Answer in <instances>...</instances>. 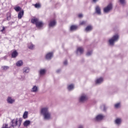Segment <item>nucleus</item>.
I'll list each match as a JSON object with an SVG mask.
<instances>
[{"instance_id": "f257e3e1", "label": "nucleus", "mask_w": 128, "mask_h": 128, "mask_svg": "<svg viewBox=\"0 0 128 128\" xmlns=\"http://www.w3.org/2000/svg\"><path fill=\"white\" fill-rule=\"evenodd\" d=\"M40 114L43 116L44 120H52V114L48 111V107H44L41 108Z\"/></svg>"}, {"instance_id": "f03ea898", "label": "nucleus", "mask_w": 128, "mask_h": 128, "mask_svg": "<svg viewBox=\"0 0 128 128\" xmlns=\"http://www.w3.org/2000/svg\"><path fill=\"white\" fill-rule=\"evenodd\" d=\"M32 24H35L36 28H39V30L42 28L44 26V24L42 21H40L38 18L34 17L32 19Z\"/></svg>"}, {"instance_id": "7ed1b4c3", "label": "nucleus", "mask_w": 128, "mask_h": 128, "mask_svg": "<svg viewBox=\"0 0 128 128\" xmlns=\"http://www.w3.org/2000/svg\"><path fill=\"white\" fill-rule=\"evenodd\" d=\"M11 124L12 128H14V126L20 128V124H22V120L19 119V120H18V118L13 119L11 121Z\"/></svg>"}, {"instance_id": "20e7f679", "label": "nucleus", "mask_w": 128, "mask_h": 128, "mask_svg": "<svg viewBox=\"0 0 128 128\" xmlns=\"http://www.w3.org/2000/svg\"><path fill=\"white\" fill-rule=\"evenodd\" d=\"M118 38H120L118 34H115L113 36L108 40L110 45L114 46V42H116L118 40Z\"/></svg>"}, {"instance_id": "39448f33", "label": "nucleus", "mask_w": 128, "mask_h": 128, "mask_svg": "<svg viewBox=\"0 0 128 128\" xmlns=\"http://www.w3.org/2000/svg\"><path fill=\"white\" fill-rule=\"evenodd\" d=\"M88 99V96L86 94H82L79 98V102H86V100Z\"/></svg>"}, {"instance_id": "423d86ee", "label": "nucleus", "mask_w": 128, "mask_h": 128, "mask_svg": "<svg viewBox=\"0 0 128 128\" xmlns=\"http://www.w3.org/2000/svg\"><path fill=\"white\" fill-rule=\"evenodd\" d=\"M112 9V4L110 3L106 8H104V12H108L110 10Z\"/></svg>"}, {"instance_id": "0eeeda50", "label": "nucleus", "mask_w": 128, "mask_h": 128, "mask_svg": "<svg viewBox=\"0 0 128 128\" xmlns=\"http://www.w3.org/2000/svg\"><path fill=\"white\" fill-rule=\"evenodd\" d=\"M76 54L78 56H80L84 54V48L82 47H79L77 48Z\"/></svg>"}, {"instance_id": "6e6552de", "label": "nucleus", "mask_w": 128, "mask_h": 128, "mask_svg": "<svg viewBox=\"0 0 128 128\" xmlns=\"http://www.w3.org/2000/svg\"><path fill=\"white\" fill-rule=\"evenodd\" d=\"M46 72V70L45 68H41L39 70V76H44Z\"/></svg>"}, {"instance_id": "1a4fd4ad", "label": "nucleus", "mask_w": 128, "mask_h": 128, "mask_svg": "<svg viewBox=\"0 0 128 128\" xmlns=\"http://www.w3.org/2000/svg\"><path fill=\"white\" fill-rule=\"evenodd\" d=\"M56 24V20H50V22H49L48 26L50 28H54V26Z\"/></svg>"}, {"instance_id": "9d476101", "label": "nucleus", "mask_w": 128, "mask_h": 128, "mask_svg": "<svg viewBox=\"0 0 128 128\" xmlns=\"http://www.w3.org/2000/svg\"><path fill=\"white\" fill-rule=\"evenodd\" d=\"M14 102H16V100L12 98V97H10V96H8L7 98V102L8 104H14Z\"/></svg>"}, {"instance_id": "9b49d317", "label": "nucleus", "mask_w": 128, "mask_h": 128, "mask_svg": "<svg viewBox=\"0 0 128 128\" xmlns=\"http://www.w3.org/2000/svg\"><path fill=\"white\" fill-rule=\"evenodd\" d=\"M103 82H104V78H98L96 80V84H102Z\"/></svg>"}, {"instance_id": "f8f14e48", "label": "nucleus", "mask_w": 128, "mask_h": 128, "mask_svg": "<svg viewBox=\"0 0 128 128\" xmlns=\"http://www.w3.org/2000/svg\"><path fill=\"white\" fill-rule=\"evenodd\" d=\"M104 118V115L99 114L96 116L95 120L97 122H100V120H102V118Z\"/></svg>"}, {"instance_id": "ddd939ff", "label": "nucleus", "mask_w": 128, "mask_h": 128, "mask_svg": "<svg viewBox=\"0 0 128 128\" xmlns=\"http://www.w3.org/2000/svg\"><path fill=\"white\" fill-rule=\"evenodd\" d=\"M54 54L52 52H49L46 54V60H52Z\"/></svg>"}, {"instance_id": "4468645a", "label": "nucleus", "mask_w": 128, "mask_h": 128, "mask_svg": "<svg viewBox=\"0 0 128 128\" xmlns=\"http://www.w3.org/2000/svg\"><path fill=\"white\" fill-rule=\"evenodd\" d=\"M96 12L97 14L100 16L102 14V12L100 10V8L98 6H96Z\"/></svg>"}, {"instance_id": "2eb2a0df", "label": "nucleus", "mask_w": 128, "mask_h": 128, "mask_svg": "<svg viewBox=\"0 0 128 128\" xmlns=\"http://www.w3.org/2000/svg\"><path fill=\"white\" fill-rule=\"evenodd\" d=\"M92 26H88L85 28V32H92Z\"/></svg>"}, {"instance_id": "dca6fc26", "label": "nucleus", "mask_w": 128, "mask_h": 128, "mask_svg": "<svg viewBox=\"0 0 128 128\" xmlns=\"http://www.w3.org/2000/svg\"><path fill=\"white\" fill-rule=\"evenodd\" d=\"M22 64H24V62H22V60H18L16 62V66H22Z\"/></svg>"}, {"instance_id": "f3484780", "label": "nucleus", "mask_w": 128, "mask_h": 128, "mask_svg": "<svg viewBox=\"0 0 128 128\" xmlns=\"http://www.w3.org/2000/svg\"><path fill=\"white\" fill-rule=\"evenodd\" d=\"M24 10H22L18 14V18L19 20H20L22 16H24Z\"/></svg>"}, {"instance_id": "a211bd4d", "label": "nucleus", "mask_w": 128, "mask_h": 128, "mask_svg": "<svg viewBox=\"0 0 128 128\" xmlns=\"http://www.w3.org/2000/svg\"><path fill=\"white\" fill-rule=\"evenodd\" d=\"M77 29H78V26L76 25H72L70 27V32H74V30H76Z\"/></svg>"}, {"instance_id": "6ab92c4d", "label": "nucleus", "mask_w": 128, "mask_h": 128, "mask_svg": "<svg viewBox=\"0 0 128 128\" xmlns=\"http://www.w3.org/2000/svg\"><path fill=\"white\" fill-rule=\"evenodd\" d=\"M115 124L118 126H120L122 124V119L118 118L115 120Z\"/></svg>"}, {"instance_id": "aec40b11", "label": "nucleus", "mask_w": 128, "mask_h": 128, "mask_svg": "<svg viewBox=\"0 0 128 128\" xmlns=\"http://www.w3.org/2000/svg\"><path fill=\"white\" fill-rule=\"evenodd\" d=\"M18 52H16V50H14L12 52V58H16V56H18Z\"/></svg>"}, {"instance_id": "412c9836", "label": "nucleus", "mask_w": 128, "mask_h": 128, "mask_svg": "<svg viewBox=\"0 0 128 128\" xmlns=\"http://www.w3.org/2000/svg\"><path fill=\"white\" fill-rule=\"evenodd\" d=\"M28 111L24 112L22 116L23 118H24V120H26V118H28Z\"/></svg>"}, {"instance_id": "4be33fe9", "label": "nucleus", "mask_w": 128, "mask_h": 128, "mask_svg": "<svg viewBox=\"0 0 128 128\" xmlns=\"http://www.w3.org/2000/svg\"><path fill=\"white\" fill-rule=\"evenodd\" d=\"M30 121L28 120H26L24 122V126H30Z\"/></svg>"}, {"instance_id": "5701e85b", "label": "nucleus", "mask_w": 128, "mask_h": 128, "mask_svg": "<svg viewBox=\"0 0 128 128\" xmlns=\"http://www.w3.org/2000/svg\"><path fill=\"white\" fill-rule=\"evenodd\" d=\"M119 2L121 6H124L126 4V0H119Z\"/></svg>"}, {"instance_id": "b1692460", "label": "nucleus", "mask_w": 128, "mask_h": 128, "mask_svg": "<svg viewBox=\"0 0 128 128\" xmlns=\"http://www.w3.org/2000/svg\"><path fill=\"white\" fill-rule=\"evenodd\" d=\"M74 88V84H71L70 85H68V90H72Z\"/></svg>"}, {"instance_id": "393cba45", "label": "nucleus", "mask_w": 128, "mask_h": 128, "mask_svg": "<svg viewBox=\"0 0 128 128\" xmlns=\"http://www.w3.org/2000/svg\"><path fill=\"white\" fill-rule=\"evenodd\" d=\"M38 88L36 86H34L32 88V92H38Z\"/></svg>"}, {"instance_id": "a878e982", "label": "nucleus", "mask_w": 128, "mask_h": 128, "mask_svg": "<svg viewBox=\"0 0 128 128\" xmlns=\"http://www.w3.org/2000/svg\"><path fill=\"white\" fill-rule=\"evenodd\" d=\"M120 106H121L120 102H118L114 104V108H120Z\"/></svg>"}, {"instance_id": "bb28decb", "label": "nucleus", "mask_w": 128, "mask_h": 128, "mask_svg": "<svg viewBox=\"0 0 128 128\" xmlns=\"http://www.w3.org/2000/svg\"><path fill=\"white\" fill-rule=\"evenodd\" d=\"M34 6L36 8L38 9L42 8V5H40V4L39 3H36V4H34Z\"/></svg>"}, {"instance_id": "cd10ccee", "label": "nucleus", "mask_w": 128, "mask_h": 128, "mask_svg": "<svg viewBox=\"0 0 128 128\" xmlns=\"http://www.w3.org/2000/svg\"><path fill=\"white\" fill-rule=\"evenodd\" d=\"M23 70L24 74H28L30 72V69L26 67L24 68Z\"/></svg>"}, {"instance_id": "c85d7f7f", "label": "nucleus", "mask_w": 128, "mask_h": 128, "mask_svg": "<svg viewBox=\"0 0 128 128\" xmlns=\"http://www.w3.org/2000/svg\"><path fill=\"white\" fill-rule=\"evenodd\" d=\"M14 10H16V12H18L22 10V8H20V6H16L14 8Z\"/></svg>"}, {"instance_id": "c756f323", "label": "nucleus", "mask_w": 128, "mask_h": 128, "mask_svg": "<svg viewBox=\"0 0 128 128\" xmlns=\"http://www.w3.org/2000/svg\"><path fill=\"white\" fill-rule=\"evenodd\" d=\"M101 108H103V111L104 112H106V110H108V107L106 106L105 104L102 105Z\"/></svg>"}, {"instance_id": "7c9ffc66", "label": "nucleus", "mask_w": 128, "mask_h": 128, "mask_svg": "<svg viewBox=\"0 0 128 128\" xmlns=\"http://www.w3.org/2000/svg\"><path fill=\"white\" fill-rule=\"evenodd\" d=\"M2 128H12V126H8V124H3Z\"/></svg>"}, {"instance_id": "2f4dec72", "label": "nucleus", "mask_w": 128, "mask_h": 128, "mask_svg": "<svg viewBox=\"0 0 128 128\" xmlns=\"http://www.w3.org/2000/svg\"><path fill=\"white\" fill-rule=\"evenodd\" d=\"M28 48L29 50H32V43L30 42L28 44Z\"/></svg>"}, {"instance_id": "473e14b6", "label": "nucleus", "mask_w": 128, "mask_h": 128, "mask_svg": "<svg viewBox=\"0 0 128 128\" xmlns=\"http://www.w3.org/2000/svg\"><path fill=\"white\" fill-rule=\"evenodd\" d=\"M92 51H88L86 54L88 56H92Z\"/></svg>"}, {"instance_id": "72a5a7b5", "label": "nucleus", "mask_w": 128, "mask_h": 128, "mask_svg": "<svg viewBox=\"0 0 128 128\" xmlns=\"http://www.w3.org/2000/svg\"><path fill=\"white\" fill-rule=\"evenodd\" d=\"M2 68H3L4 70H8L9 67L8 66H2Z\"/></svg>"}, {"instance_id": "f704fd0d", "label": "nucleus", "mask_w": 128, "mask_h": 128, "mask_svg": "<svg viewBox=\"0 0 128 128\" xmlns=\"http://www.w3.org/2000/svg\"><path fill=\"white\" fill-rule=\"evenodd\" d=\"M86 24V22L82 21V22H80V26H83V24Z\"/></svg>"}, {"instance_id": "c9c22d12", "label": "nucleus", "mask_w": 128, "mask_h": 128, "mask_svg": "<svg viewBox=\"0 0 128 128\" xmlns=\"http://www.w3.org/2000/svg\"><path fill=\"white\" fill-rule=\"evenodd\" d=\"M20 80H26V77L24 76H22Z\"/></svg>"}, {"instance_id": "e433bc0d", "label": "nucleus", "mask_w": 128, "mask_h": 128, "mask_svg": "<svg viewBox=\"0 0 128 128\" xmlns=\"http://www.w3.org/2000/svg\"><path fill=\"white\" fill-rule=\"evenodd\" d=\"M6 30V28L4 26L2 27V30H0L2 32H4V31Z\"/></svg>"}, {"instance_id": "4c0bfd02", "label": "nucleus", "mask_w": 128, "mask_h": 128, "mask_svg": "<svg viewBox=\"0 0 128 128\" xmlns=\"http://www.w3.org/2000/svg\"><path fill=\"white\" fill-rule=\"evenodd\" d=\"M78 18H82L83 15H82V14H78Z\"/></svg>"}, {"instance_id": "58836bf2", "label": "nucleus", "mask_w": 128, "mask_h": 128, "mask_svg": "<svg viewBox=\"0 0 128 128\" xmlns=\"http://www.w3.org/2000/svg\"><path fill=\"white\" fill-rule=\"evenodd\" d=\"M64 66H66L68 64V60H66L64 62Z\"/></svg>"}, {"instance_id": "ea45409f", "label": "nucleus", "mask_w": 128, "mask_h": 128, "mask_svg": "<svg viewBox=\"0 0 128 128\" xmlns=\"http://www.w3.org/2000/svg\"><path fill=\"white\" fill-rule=\"evenodd\" d=\"M61 70H60V69H58V70H56V72L57 74H60V72H61Z\"/></svg>"}, {"instance_id": "a19ab883", "label": "nucleus", "mask_w": 128, "mask_h": 128, "mask_svg": "<svg viewBox=\"0 0 128 128\" xmlns=\"http://www.w3.org/2000/svg\"><path fill=\"white\" fill-rule=\"evenodd\" d=\"M78 128H84V126L80 125L78 127Z\"/></svg>"}, {"instance_id": "79ce46f5", "label": "nucleus", "mask_w": 128, "mask_h": 128, "mask_svg": "<svg viewBox=\"0 0 128 128\" xmlns=\"http://www.w3.org/2000/svg\"><path fill=\"white\" fill-rule=\"evenodd\" d=\"M98 0H93L94 2H96Z\"/></svg>"}, {"instance_id": "37998d69", "label": "nucleus", "mask_w": 128, "mask_h": 128, "mask_svg": "<svg viewBox=\"0 0 128 128\" xmlns=\"http://www.w3.org/2000/svg\"><path fill=\"white\" fill-rule=\"evenodd\" d=\"M31 22H32V19L31 20Z\"/></svg>"}, {"instance_id": "c03bdc74", "label": "nucleus", "mask_w": 128, "mask_h": 128, "mask_svg": "<svg viewBox=\"0 0 128 128\" xmlns=\"http://www.w3.org/2000/svg\"><path fill=\"white\" fill-rule=\"evenodd\" d=\"M127 16H128V12L127 13Z\"/></svg>"}]
</instances>
